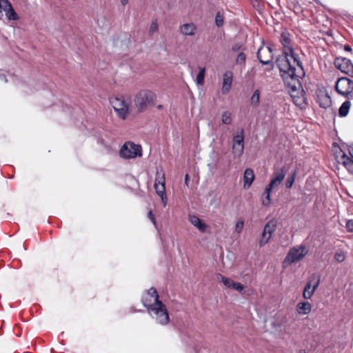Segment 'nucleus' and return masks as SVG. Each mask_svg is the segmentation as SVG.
<instances>
[{
	"mask_svg": "<svg viewBox=\"0 0 353 353\" xmlns=\"http://www.w3.org/2000/svg\"><path fill=\"white\" fill-rule=\"evenodd\" d=\"M280 41L283 46V53L276 60V65L279 69L281 77L287 79L294 74V70L298 67H303L298 54L294 52L292 45L290 34L285 31L281 34Z\"/></svg>",
	"mask_w": 353,
	"mask_h": 353,
	"instance_id": "1",
	"label": "nucleus"
},
{
	"mask_svg": "<svg viewBox=\"0 0 353 353\" xmlns=\"http://www.w3.org/2000/svg\"><path fill=\"white\" fill-rule=\"evenodd\" d=\"M304 74L303 68L298 67L294 70V74L285 79L281 77L285 84L289 88V92L296 105L303 108L306 104L305 92L301 88L299 78Z\"/></svg>",
	"mask_w": 353,
	"mask_h": 353,
	"instance_id": "2",
	"label": "nucleus"
},
{
	"mask_svg": "<svg viewBox=\"0 0 353 353\" xmlns=\"http://www.w3.org/2000/svg\"><path fill=\"white\" fill-rule=\"evenodd\" d=\"M143 305L147 308L148 312H154L157 321L161 325H166L169 322V314L166 307L161 301L157 303H151V300L143 298L142 300Z\"/></svg>",
	"mask_w": 353,
	"mask_h": 353,
	"instance_id": "3",
	"label": "nucleus"
},
{
	"mask_svg": "<svg viewBox=\"0 0 353 353\" xmlns=\"http://www.w3.org/2000/svg\"><path fill=\"white\" fill-rule=\"evenodd\" d=\"M157 95L149 90H142L137 92L134 98V103L138 112L145 111L149 107L155 105Z\"/></svg>",
	"mask_w": 353,
	"mask_h": 353,
	"instance_id": "4",
	"label": "nucleus"
},
{
	"mask_svg": "<svg viewBox=\"0 0 353 353\" xmlns=\"http://www.w3.org/2000/svg\"><path fill=\"white\" fill-rule=\"evenodd\" d=\"M110 102L117 115L125 119L129 113L130 101L126 100L123 96H118L111 98Z\"/></svg>",
	"mask_w": 353,
	"mask_h": 353,
	"instance_id": "5",
	"label": "nucleus"
},
{
	"mask_svg": "<svg viewBox=\"0 0 353 353\" xmlns=\"http://www.w3.org/2000/svg\"><path fill=\"white\" fill-rule=\"evenodd\" d=\"M307 254V250L304 245L296 246L290 248L283 261L285 266L290 265L301 260Z\"/></svg>",
	"mask_w": 353,
	"mask_h": 353,
	"instance_id": "6",
	"label": "nucleus"
},
{
	"mask_svg": "<svg viewBox=\"0 0 353 353\" xmlns=\"http://www.w3.org/2000/svg\"><path fill=\"white\" fill-rule=\"evenodd\" d=\"M120 156L124 159H133L142 155L141 147L132 142L125 143L120 150Z\"/></svg>",
	"mask_w": 353,
	"mask_h": 353,
	"instance_id": "7",
	"label": "nucleus"
},
{
	"mask_svg": "<svg viewBox=\"0 0 353 353\" xmlns=\"http://www.w3.org/2000/svg\"><path fill=\"white\" fill-rule=\"evenodd\" d=\"M335 89L339 94L347 97L353 92V81L347 77L339 78L336 82Z\"/></svg>",
	"mask_w": 353,
	"mask_h": 353,
	"instance_id": "8",
	"label": "nucleus"
},
{
	"mask_svg": "<svg viewBox=\"0 0 353 353\" xmlns=\"http://www.w3.org/2000/svg\"><path fill=\"white\" fill-rule=\"evenodd\" d=\"M232 153L234 158H239L244 150V130L241 129L239 133L233 137Z\"/></svg>",
	"mask_w": 353,
	"mask_h": 353,
	"instance_id": "9",
	"label": "nucleus"
},
{
	"mask_svg": "<svg viewBox=\"0 0 353 353\" xmlns=\"http://www.w3.org/2000/svg\"><path fill=\"white\" fill-rule=\"evenodd\" d=\"M276 221L274 219L270 220L268 223L265 225L263 232L261 234V239L259 242L260 247H263L269 242L272 237V234L276 229Z\"/></svg>",
	"mask_w": 353,
	"mask_h": 353,
	"instance_id": "10",
	"label": "nucleus"
},
{
	"mask_svg": "<svg viewBox=\"0 0 353 353\" xmlns=\"http://www.w3.org/2000/svg\"><path fill=\"white\" fill-rule=\"evenodd\" d=\"M3 12H5L6 17L9 21H17L19 19L8 0H0V19L3 17Z\"/></svg>",
	"mask_w": 353,
	"mask_h": 353,
	"instance_id": "11",
	"label": "nucleus"
},
{
	"mask_svg": "<svg viewBox=\"0 0 353 353\" xmlns=\"http://www.w3.org/2000/svg\"><path fill=\"white\" fill-rule=\"evenodd\" d=\"M257 57L263 65L272 63L273 54L272 49L268 46H261L257 52Z\"/></svg>",
	"mask_w": 353,
	"mask_h": 353,
	"instance_id": "12",
	"label": "nucleus"
},
{
	"mask_svg": "<svg viewBox=\"0 0 353 353\" xmlns=\"http://www.w3.org/2000/svg\"><path fill=\"white\" fill-rule=\"evenodd\" d=\"M287 173V170L285 167L281 168L279 169H276L273 172L272 179L270 181V184L268 185L269 189L273 190L274 188L278 187L281 182L284 180L285 175Z\"/></svg>",
	"mask_w": 353,
	"mask_h": 353,
	"instance_id": "13",
	"label": "nucleus"
},
{
	"mask_svg": "<svg viewBox=\"0 0 353 353\" xmlns=\"http://www.w3.org/2000/svg\"><path fill=\"white\" fill-rule=\"evenodd\" d=\"M334 65L336 68L348 75L353 71V64L348 59L338 57L334 61Z\"/></svg>",
	"mask_w": 353,
	"mask_h": 353,
	"instance_id": "14",
	"label": "nucleus"
},
{
	"mask_svg": "<svg viewBox=\"0 0 353 353\" xmlns=\"http://www.w3.org/2000/svg\"><path fill=\"white\" fill-rule=\"evenodd\" d=\"M232 72H226L224 74L221 88L223 94H227L230 91L232 82Z\"/></svg>",
	"mask_w": 353,
	"mask_h": 353,
	"instance_id": "15",
	"label": "nucleus"
},
{
	"mask_svg": "<svg viewBox=\"0 0 353 353\" xmlns=\"http://www.w3.org/2000/svg\"><path fill=\"white\" fill-rule=\"evenodd\" d=\"M318 102L319 105L323 108L330 107L332 104V100L329 94L324 92H321L317 95Z\"/></svg>",
	"mask_w": 353,
	"mask_h": 353,
	"instance_id": "16",
	"label": "nucleus"
},
{
	"mask_svg": "<svg viewBox=\"0 0 353 353\" xmlns=\"http://www.w3.org/2000/svg\"><path fill=\"white\" fill-rule=\"evenodd\" d=\"M189 221L194 227H196L199 231L204 232L208 225L199 217L194 215L189 216Z\"/></svg>",
	"mask_w": 353,
	"mask_h": 353,
	"instance_id": "17",
	"label": "nucleus"
},
{
	"mask_svg": "<svg viewBox=\"0 0 353 353\" xmlns=\"http://www.w3.org/2000/svg\"><path fill=\"white\" fill-rule=\"evenodd\" d=\"M254 179V172L250 168H247L244 172L243 175V188L248 189L252 185Z\"/></svg>",
	"mask_w": 353,
	"mask_h": 353,
	"instance_id": "18",
	"label": "nucleus"
},
{
	"mask_svg": "<svg viewBox=\"0 0 353 353\" xmlns=\"http://www.w3.org/2000/svg\"><path fill=\"white\" fill-rule=\"evenodd\" d=\"M196 27L192 23L183 24L180 29L181 34L185 36H194L196 33Z\"/></svg>",
	"mask_w": 353,
	"mask_h": 353,
	"instance_id": "19",
	"label": "nucleus"
},
{
	"mask_svg": "<svg viewBox=\"0 0 353 353\" xmlns=\"http://www.w3.org/2000/svg\"><path fill=\"white\" fill-rule=\"evenodd\" d=\"M154 188L157 194L161 197V202L163 203V205L165 206L168 201V199L165 194V185L162 184H154Z\"/></svg>",
	"mask_w": 353,
	"mask_h": 353,
	"instance_id": "20",
	"label": "nucleus"
},
{
	"mask_svg": "<svg viewBox=\"0 0 353 353\" xmlns=\"http://www.w3.org/2000/svg\"><path fill=\"white\" fill-rule=\"evenodd\" d=\"M312 310V305L307 302H300L296 305V311L301 315L308 314Z\"/></svg>",
	"mask_w": 353,
	"mask_h": 353,
	"instance_id": "21",
	"label": "nucleus"
},
{
	"mask_svg": "<svg viewBox=\"0 0 353 353\" xmlns=\"http://www.w3.org/2000/svg\"><path fill=\"white\" fill-rule=\"evenodd\" d=\"M319 284V281H317L316 283L312 288L311 283L310 282L307 283L305 287L303 294L304 299H310L314 294Z\"/></svg>",
	"mask_w": 353,
	"mask_h": 353,
	"instance_id": "22",
	"label": "nucleus"
},
{
	"mask_svg": "<svg viewBox=\"0 0 353 353\" xmlns=\"http://www.w3.org/2000/svg\"><path fill=\"white\" fill-rule=\"evenodd\" d=\"M154 184H165V174L162 169L157 170Z\"/></svg>",
	"mask_w": 353,
	"mask_h": 353,
	"instance_id": "23",
	"label": "nucleus"
},
{
	"mask_svg": "<svg viewBox=\"0 0 353 353\" xmlns=\"http://www.w3.org/2000/svg\"><path fill=\"white\" fill-rule=\"evenodd\" d=\"M272 189H269L268 187H267L263 193L262 195V203L263 205L268 206L270 205L271 202L270 199V193L272 192Z\"/></svg>",
	"mask_w": 353,
	"mask_h": 353,
	"instance_id": "24",
	"label": "nucleus"
},
{
	"mask_svg": "<svg viewBox=\"0 0 353 353\" xmlns=\"http://www.w3.org/2000/svg\"><path fill=\"white\" fill-rule=\"evenodd\" d=\"M217 279L219 281L222 282L224 284V285H225L227 288H232L233 284L234 283V281L232 279L225 277L220 274L217 275Z\"/></svg>",
	"mask_w": 353,
	"mask_h": 353,
	"instance_id": "25",
	"label": "nucleus"
},
{
	"mask_svg": "<svg viewBox=\"0 0 353 353\" xmlns=\"http://www.w3.org/2000/svg\"><path fill=\"white\" fill-rule=\"evenodd\" d=\"M260 103V91L256 90L250 98V104L253 107H258Z\"/></svg>",
	"mask_w": 353,
	"mask_h": 353,
	"instance_id": "26",
	"label": "nucleus"
},
{
	"mask_svg": "<svg viewBox=\"0 0 353 353\" xmlns=\"http://www.w3.org/2000/svg\"><path fill=\"white\" fill-rule=\"evenodd\" d=\"M350 105L351 103L349 101L343 102L339 110V115L341 117H345L349 112Z\"/></svg>",
	"mask_w": 353,
	"mask_h": 353,
	"instance_id": "27",
	"label": "nucleus"
},
{
	"mask_svg": "<svg viewBox=\"0 0 353 353\" xmlns=\"http://www.w3.org/2000/svg\"><path fill=\"white\" fill-rule=\"evenodd\" d=\"M205 73V68H199V72L196 78V81L198 85H202L204 83Z\"/></svg>",
	"mask_w": 353,
	"mask_h": 353,
	"instance_id": "28",
	"label": "nucleus"
},
{
	"mask_svg": "<svg viewBox=\"0 0 353 353\" xmlns=\"http://www.w3.org/2000/svg\"><path fill=\"white\" fill-rule=\"evenodd\" d=\"M147 296H149L150 298H152L154 300V303H157V302L160 301L159 299V294L155 288H151L148 291L145 292Z\"/></svg>",
	"mask_w": 353,
	"mask_h": 353,
	"instance_id": "29",
	"label": "nucleus"
},
{
	"mask_svg": "<svg viewBox=\"0 0 353 353\" xmlns=\"http://www.w3.org/2000/svg\"><path fill=\"white\" fill-rule=\"evenodd\" d=\"M339 163L342 164L345 168L352 161V157H349L345 153H343L339 159Z\"/></svg>",
	"mask_w": 353,
	"mask_h": 353,
	"instance_id": "30",
	"label": "nucleus"
},
{
	"mask_svg": "<svg viewBox=\"0 0 353 353\" xmlns=\"http://www.w3.org/2000/svg\"><path fill=\"white\" fill-rule=\"evenodd\" d=\"M222 123L229 125L232 123L231 113L228 111H225L221 116Z\"/></svg>",
	"mask_w": 353,
	"mask_h": 353,
	"instance_id": "31",
	"label": "nucleus"
},
{
	"mask_svg": "<svg viewBox=\"0 0 353 353\" xmlns=\"http://www.w3.org/2000/svg\"><path fill=\"white\" fill-rule=\"evenodd\" d=\"M244 226V220L242 218L238 219L235 225L234 230L237 234H240Z\"/></svg>",
	"mask_w": 353,
	"mask_h": 353,
	"instance_id": "32",
	"label": "nucleus"
},
{
	"mask_svg": "<svg viewBox=\"0 0 353 353\" xmlns=\"http://www.w3.org/2000/svg\"><path fill=\"white\" fill-rule=\"evenodd\" d=\"M345 253L342 250L337 251L334 254V259L339 263L343 262L345 259Z\"/></svg>",
	"mask_w": 353,
	"mask_h": 353,
	"instance_id": "33",
	"label": "nucleus"
},
{
	"mask_svg": "<svg viewBox=\"0 0 353 353\" xmlns=\"http://www.w3.org/2000/svg\"><path fill=\"white\" fill-rule=\"evenodd\" d=\"M159 30V26L157 20H153L150 26L148 33L152 35Z\"/></svg>",
	"mask_w": 353,
	"mask_h": 353,
	"instance_id": "34",
	"label": "nucleus"
},
{
	"mask_svg": "<svg viewBox=\"0 0 353 353\" xmlns=\"http://www.w3.org/2000/svg\"><path fill=\"white\" fill-rule=\"evenodd\" d=\"M296 173L294 172L289 176L286 180L285 185L287 188H291L295 180Z\"/></svg>",
	"mask_w": 353,
	"mask_h": 353,
	"instance_id": "35",
	"label": "nucleus"
},
{
	"mask_svg": "<svg viewBox=\"0 0 353 353\" xmlns=\"http://www.w3.org/2000/svg\"><path fill=\"white\" fill-rule=\"evenodd\" d=\"M245 59L246 55L243 52H240L236 59V64L243 65L245 63Z\"/></svg>",
	"mask_w": 353,
	"mask_h": 353,
	"instance_id": "36",
	"label": "nucleus"
},
{
	"mask_svg": "<svg viewBox=\"0 0 353 353\" xmlns=\"http://www.w3.org/2000/svg\"><path fill=\"white\" fill-rule=\"evenodd\" d=\"M215 23L218 27H221L223 24V16L220 13V12L216 13Z\"/></svg>",
	"mask_w": 353,
	"mask_h": 353,
	"instance_id": "37",
	"label": "nucleus"
},
{
	"mask_svg": "<svg viewBox=\"0 0 353 353\" xmlns=\"http://www.w3.org/2000/svg\"><path fill=\"white\" fill-rule=\"evenodd\" d=\"M232 289L235 290H236V291H238L239 292H241L243 290L244 287L240 283L234 282V284H233Z\"/></svg>",
	"mask_w": 353,
	"mask_h": 353,
	"instance_id": "38",
	"label": "nucleus"
},
{
	"mask_svg": "<svg viewBox=\"0 0 353 353\" xmlns=\"http://www.w3.org/2000/svg\"><path fill=\"white\" fill-rule=\"evenodd\" d=\"M350 157H352V161L345 168L349 172L353 174V148L350 150Z\"/></svg>",
	"mask_w": 353,
	"mask_h": 353,
	"instance_id": "39",
	"label": "nucleus"
},
{
	"mask_svg": "<svg viewBox=\"0 0 353 353\" xmlns=\"http://www.w3.org/2000/svg\"><path fill=\"white\" fill-rule=\"evenodd\" d=\"M346 228L349 232H353V220H349L346 223Z\"/></svg>",
	"mask_w": 353,
	"mask_h": 353,
	"instance_id": "40",
	"label": "nucleus"
},
{
	"mask_svg": "<svg viewBox=\"0 0 353 353\" xmlns=\"http://www.w3.org/2000/svg\"><path fill=\"white\" fill-rule=\"evenodd\" d=\"M241 48V45L236 43V44H234L232 48V50L234 51V52H236L238 51L239 49Z\"/></svg>",
	"mask_w": 353,
	"mask_h": 353,
	"instance_id": "41",
	"label": "nucleus"
},
{
	"mask_svg": "<svg viewBox=\"0 0 353 353\" xmlns=\"http://www.w3.org/2000/svg\"><path fill=\"white\" fill-rule=\"evenodd\" d=\"M148 217H149V218H150V219L152 221V223H153L154 224H155V223H156V222H155V219H154V216H153V214H152V211H150V212H148Z\"/></svg>",
	"mask_w": 353,
	"mask_h": 353,
	"instance_id": "42",
	"label": "nucleus"
},
{
	"mask_svg": "<svg viewBox=\"0 0 353 353\" xmlns=\"http://www.w3.org/2000/svg\"><path fill=\"white\" fill-rule=\"evenodd\" d=\"M188 183H189V175L188 174H185V184L188 186Z\"/></svg>",
	"mask_w": 353,
	"mask_h": 353,
	"instance_id": "43",
	"label": "nucleus"
},
{
	"mask_svg": "<svg viewBox=\"0 0 353 353\" xmlns=\"http://www.w3.org/2000/svg\"><path fill=\"white\" fill-rule=\"evenodd\" d=\"M143 298H147L148 300H151V303H153L152 301H154L152 298H150L149 296H147L146 294L143 295V296L142 297V299Z\"/></svg>",
	"mask_w": 353,
	"mask_h": 353,
	"instance_id": "44",
	"label": "nucleus"
},
{
	"mask_svg": "<svg viewBox=\"0 0 353 353\" xmlns=\"http://www.w3.org/2000/svg\"><path fill=\"white\" fill-rule=\"evenodd\" d=\"M344 49L346 51H351L352 50L351 47L350 46H348V45L345 46Z\"/></svg>",
	"mask_w": 353,
	"mask_h": 353,
	"instance_id": "45",
	"label": "nucleus"
},
{
	"mask_svg": "<svg viewBox=\"0 0 353 353\" xmlns=\"http://www.w3.org/2000/svg\"><path fill=\"white\" fill-rule=\"evenodd\" d=\"M120 1H121V4L123 6L126 5L129 1V0H120Z\"/></svg>",
	"mask_w": 353,
	"mask_h": 353,
	"instance_id": "46",
	"label": "nucleus"
},
{
	"mask_svg": "<svg viewBox=\"0 0 353 353\" xmlns=\"http://www.w3.org/2000/svg\"><path fill=\"white\" fill-rule=\"evenodd\" d=\"M0 79H2V80H4V81H5V82H7V79H6V76H5V75H3V74H1V75H0Z\"/></svg>",
	"mask_w": 353,
	"mask_h": 353,
	"instance_id": "47",
	"label": "nucleus"
},
{
	"mask_svg": "<svg viewBox=\"0 0 353 353\" xmlns=\"http://www.w3.org/2000/svg\"><path fill=\"white\" fill-rule=\"evenodd\" d=\"M157 108L159 110H162L163 109V105H157Z\"/></svg>",
	"mask_w": 353,
	"mask_h": 353,
	"instance_id": "48",
	"label": "nucleus"
},
{
	"mask_svg": "<svg viewBox=\"0 0 353 353\" xmlns=\"http://www.w3.org/2000/svg\"><path fill=\"white\" fill-rule=\"evenodd\" d=\"M299 353H305V352L304 351H303V350H300V351L299 352Z\"/></svg>",
	"mask_w": 353,
	"mask_h": 353,
	"instance_id": "49",
	"label": "nucleus"
},
{
	"mask_svg": "<svg viewBox=\"0 0 353 353\" xmlns=\"http://www.w3.org/2000/svg\"><path fill=\"white\" fill-rule=\"evenodd\" d=\"M352 77H353V71L352 72V74H350Z\"/></svg>",
	"mask_w": 353,
	"mask_h": 353,
	"instance_id": "50",
	"label": "nucleus"
}]
</instances>
